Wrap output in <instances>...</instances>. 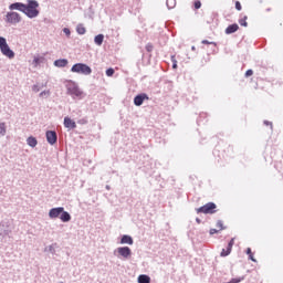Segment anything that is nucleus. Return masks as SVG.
<instances>
[{"label":"nucleus","instance_id":"obj_6","mask_svg":"<svg viewBox=\"0 0 283 283\" xmlns=\"http://www.w3.org/2000/svg\"><path fill=\"white\" fill-rule=\"evenodd\" d=\"M197 212L205 213V214H213L217 212V205L213 202H209V203L198 208Z\"/></svg>","mask_w":283,"mask_h":283},{"label":"nucleus","instance_id":"obj_36","mask_svg":"<svg viewBox=\"0 0 283 283\" xmlns=\"http://www.w3.org/2000/svg\"><path fill=\"white\" fill-rule=\"evenodd\" d=\"M63 32H64L67 36L71 35V30L67 29V28H64V29H63Z\"/></svg>","mask_w":283,"mask_h":283},{"label":"nucleus","instance_id":"obj_4","mask_svg":"<svg viewBox=\"0 0 283 283\" xmlns=\"http://www.w3.org/2000/svg\"><path fill=\"white\" fill-rule=\"evenodd\" d=\"M4 21L8 24L15 25V24H19L22 21V17L18 12L11 11V12H7Z\"/></svg>","mask_w":283,"mask_h":283},{"label":"nucleus","instance_id":"obj_7","mask_svg":"<svg viewBox=\"0 0 283 283\" xmlns=\"http://www.w3.org/2000/svg\"><path fill=\"white\" fill-rule=\"evenodd\" d=\"M118 255L123 256L124 259H128L132 256L133 252L129 247H120L116 249Z\"/></svg>","mask_w":283,"mask_h":283},{"label":"nucleus","instance_id":"obj_9","mask_svg":"<svg viewBox=\"0 0 283 283\" xmlns=\"http://www.w3.org/2000/svg\"><path fill=\"white\" fill-rule=\"evenodd\" d=\"M45 136H46V140L50 145H54L57 143V134L56 132H53V130H49L45 133Z\"/></svg>","mask_w":283,"mask_h":283},{"label":"nucleus","instance_id":"obj_24","mask_svg":"<svg viewBox=\"0 0 283 283\" xmlns=\"http://www.w3.org/2000/svg\"><path fill=\"white\" fill-rule=\"evenodd\" d=\"M248 19H249L248 15L243 17L242 19H240V20H239L240 25H241V27H248V25H249Z\"/></svg>","mask_w":283,"mask_h":283},{"label":"nucleus","instance_id":"obj_20","mask_svg":"<svg viewBox=\"0 0 283 283\" xmlns=\"http://www.w3.org/2000/svg\"><path fill=\"white\" fill-rule=\"evenodd\" d=\"M104 39H105V36H104L103 34H98V35H96V36L94 38V42H95V44H97V45H102L103 42H104Z\"/></svg>","mask_w":283,"mask_h":283},{"label":"nucleus","instance_id":"obj_16","mask_svg":"<svg viewBox=\"0 0 283 283\" xmlns=\"http://www.w3.org/2000/svg\"><path fill=\"white\" fill-rule=\"evenodd\" d=\"M150 282H151V279L149 275L140 274L138 276V283H150Z\"/></svg>","mask_w":283,"mask_h":283},{"label":"nucleus","instance_id":"obj_38","mask_svg":"<svg viewBox=\"0 0 283 283\" xmlns=\"http://www.w3.org/2000/svg\"><path fill=\"white\" fill-rule=\"evenodd\" d=\"M201 43H202V44H213L212 42H209V41H207V40L202 41Z\"/></svg>","mask_w":283,"mask_h":283},{"label":"nucleus","instance_id":"obj_26","mask_svg":"<svg viewBox=\"0 0 283 283\" xmlns=\"http://www.w3.org/2000/svg\"><path fill=\"white\" fill-rule=\"evenodd\" d=\"M247 254L249 255L250 260H252L253 262H256L255 258H253V252L251 248L247 249Z\"/></svg>","mask_w":283,"mask_h":283},{"label":"nucleus","instance_id":"obj_23","mask_svg":"<svg viewBox=\"0 0 283 283\" xmlns=\"http://www.w3.org/2000/svg\"><path fill=\"white\" fill-rule=\"evenodd\" d=\"M7 134L6 123H0V138Z\"/></svg>","mask_w":283,"mask_h":283},{"label":"nucleus","instance_id":"obj_27","mask_svg":"<svg viewBox=\"0 0 283 283\" xmlns=\"http://www.w3.org/2000/svg\"><path fill=\"white\" fill-rule=\"evenodd\" d=\"M44 86H46V84H44ZM43 85L40 86L39 84H35L32 86V91L35 93H39L41 91L42 87H44Z\"/></svg>","mask_w":283,"mask_h":283},{"label":"nucleus","instance_id":"obj_13","mask_svg":"<svg viewBox=\"0 0 283 283\" xmlns=\"http://www.w3.org/2000/svg\"><path fill=\"white\" fill-rule=\"evenodd\" d=\"M64 126L66 128H71V129H74L77 127L76 123L74 120H72L70 117L64 118Z\"/></svg>","mask_w":283,"mask_h":283},{"label":"nucleus","instance_id":"obj_25","mask_svg":"<svg viewBox=\"0 0 283 283\" xmlns=\"http://www.w3.org/2000/svg\"><path fill=\"white\" fill-rule=\"evenodd\" d=\"M166 4H167L168 9H174L177 4V1L176 0H167Z\"/></svg>","mask_w":283,"mask_h":283},{"label":"nucleus","instance_id":"obj_37","mask_svg":"<svg viewBox=\"0 0 283 283\" xmlns=\"http://www.w3.org/2000/svg\"><path fill=\"white\" fill-rule=\"evenodd\" d=\"M218 232H219V230H217V229H210V234H216Z\"/></svg>","mask_w":283,"mask_h":283},{"label":"nucleus","instance_id":"obj_3","mask_svg":"<svg viewBox=\"0 0 283 283\" xmlns=\"http://www.w3.org/2000/svg\"><path fill=\"white\" fill-rule=\"evenodd\" d=\"M71 71L73 73H80V74H84V75H91L92 74V69L86 65V64H83V63H77V64H74L71 69Z\"/></svg>","mask_w":283,"mask_h":283},{"label":"nucleus","instance_id":"obj_15","mask_svg":"<svg viewBox=\"0 0 283 283\" xmlns=\"http://www.w3.org/2000/svg\"><path fill=\"white\" fill-rule=\"evenodd\" d=\"M60 219L63 222H69V221H71L72 217L69 212L64 211V209H63V212H61V214H60Z\"/></svg>","mask_w":283,"mask_h":283},{"label":"nucleus","instance_id":"obj_21","mask_svg":"<svg viewBox=\"0 0 283 283\" xmlns=\"http://www.w3.org/2000/svg\"><path fill=\"white\" fill-rule=\"evenodd\" d=\"M27 144H28L29 146H31V147H36V145H38V139L31 136V137H29V138L27 139Z\"/></svg>","mask_w":283,"mask_h":283},{"label":"nucleus","instance_id":"obj_1","mask_svg":"<svg viewBox=\"0 0 283 283\" xmlns=\"http://www.w3.org/2000/svg\"><path fill=\"white\" fill-rule=\"evenodd\" d=\"M24 14L30 18V19H34L36 17H39L40 14V3L35 0H27V4H24Z\"/></svg>","mask_w":283,"mask_h":283},{"label":"nucleus","instance_id":"obj_22","mask_svg":"<svg viewBox=\"0 0 283 283\" xmlns=\"http://www.w3.org/2000/svg\"><path fill=\"white\" fill-rule=\"evenodd\" d=\"M76 32L80 34V35H83L86 33V28L83 25V24H78L76 27Z\"/></svg>","mask_w":283,"mask_h":283},{"label":"nucleus","instance_id":"obj_14","mask_svg":"<svg viewBox=\"0 0 283 283\" xmlns=\"http://www.w3.org/2000/svg\"><path fill=\"white\" fill-rule=\"evenodd\" d=\"M239 29H240L239 24H237V23L231 24L226 29V34H233V33L238 32Z\"/></svg>","mask_w":283,"mask_h":283},{"label":"nucleus","instance_id":"obj_32","mask_svg":"<svg viewBox=\"0 0 283 283\" xmlns=\"http://www.w3.org/2000/svg\"><path fill=\"white\" fill-rule=\"evenodd\" d=\"M146 51L147 52H153L154 51V45L151 43L146 44Z\"/></svg>","mask_w":283,"mask_h":283},{"label":"nucleus","instance_id":"obj_29","mask_svg":"<svg viewBox=\"0 0 283 283\" xmlns=\"http://www.w3.org/2000/svg\"><path fill=\"white\" fill-rule=\"evenodd\" d=\"M51 95V91H43L39 94L40 97H49Z\"/></svg>","mask_w":283,"mask_h":283},{"label":"nucleus","instance_id":"obj_31","mask_svg":"<svg viewBox=\"0 0 283 283\" xmlns=\"http://www.w3.org/2000/svg\"><path fill=\"white\" fill-rule=\"evenodd\" d=\"M114 74H115V70H114V69H107V70H106V75H107L108 77H112Z\"/></svg>","mask_w":283,"mask_h":283},{"label":"nucleus","instance_id":"obj_5","mask_svg":"<svg viewBox=\"0 0 283 283\" xmlns=\"http://www.w3.org/2000/svg\"><path fill=\"white\" fill-rule=\"evenodd\" d=\"M66 88H67V93L73 97L82 98L84 95V93L80 90V87L73 82H69V84L66 85Z\"/></svg>","mask_w":283,"mask_h":283},{"label":"nucleus","instance_id":"obj_18","mask_svg":"<svg viewBox=\"0 0 283 283\" xmlns=\"http://www.w3.org/2000/svg\"><path fill=\"white\" fill-rule=\"evenodd\" d=\"M120 243H122V244H125V243H127V244H134V240H133V238L129 237V235H123L122 239H120Z\"/></svg>","mask_w":283,"mask_h":283},{"label":"nucleus","instance_id":"obj_8","mask_svg":"<svg viewBox=\"0 0 283 283\" xmlns=\"http://www.w3.org/2000/svg\"><path fill=\"white\" fill-rule=\"evenodd\" d=\"M234 244H235V238H232L229 241L227 249H222V251L220 253V256H228V255H230Z\"/></svg>","mask_w":283,"mask_h":283},{"label":"nucleus","instance_id":"obj_39","mask_svg":"<svg viewBox=\"0 0 283 283\" xmlns=\"http://www.w3.org/2000/svg\"><path fill=\"white\" fill-rule=\"evenodd\" d=\"M266 125H270L271 128H273V124L269 123V122H265Z\"/></svg>","mask_w":283,"mask_h":283},{"label":"nucleus","instance_id":"obj_12","mask_svg":"<svg viewBox=\"0 0 283 283\" xmlns=\"http://www.w3.org/2000/svg\"><path fill=\"white\" fill-rule=\"evenodd\" d=\"M24 8H25V4L21 3V2H15V3H12L9 6V10H11V11L18 10L23 13H24Z\"/></svg>","mask_w":283,"mask_h":283},{"label":"nucleus","instance_id":"obj_17","mask_svg":"<svg viewBox=\"0 0 283 283\" xmlns=\"http://www.w3.org/2000/svg\"><path fill=\"white\" fill-rule=\"evenodd\" d=\"M45 57L43 56H34L33 57V65L34 67H38L41 63H44Z\"/></svg>","mask_w":283,"mask_h":283},{"label":"nucleus","instance_id":"obj_2","mask_svg":"<svg viewBox=\"0 0 283 283\" xmlns=\"http://www.w3.org/2000/svg\"><path fill=\"white\" fill-rule=\"evenodd\" d=\"M0 51L4 56L9 59H14L15 56V53L10 49L7 42V39L2 36H0Z\"/></svg>","mask_w":283,"mask_h":283},{"label":"nucleus","instance_id":"obj_28","mask_svg":"<svg viewBox=\"0 0 283 283\" xmlns=\"http://www.w3.org/2000/svg\"><path fill=\"white\" fill-rule=\"evenodd\" d=\"M216 226L219 228L220 231L227 229L222 220L217 221Z\"/></svg>","mask_w":283,"mask_h":283},{"label":"nucleus","instance_id":"obj_10","mask_svg":"<svg viewBox=\"0 0 283 283\" xmlns=\"http://www.w3.org/2000/svg\"><path fill=\"white\" fill-rule=\"evenodd\" d=\"M64 208L63 207H59V208H53L49 211V217L51 219H55L61 217V213L63 212Z\"/></svg>","mask_w":283,"mask_h":283},{"label":"nucleus","instance_id":"obj_34","mask_svg":"<svg viewBox=\"0 0 283 283\" xmlns=\"http://www.w3.org/2000/svg\"><path fill=\"white\" fill-rule=\"evenodd\" d=\"M202 7L201 1H196L195 2V9H200Z\"/></svg>","mask_w":283,"mask_h":283},{"label":"nucleus","instance_id":"obj_11","mask_svg":"<svg viewBox=\"0 0 283 283\" xmlns=\"http://www.w3.org/2000/svg\"><path fill=\"white\" fill-rule=\"evenodd\" d=\"M145 99H149L147 94H139L134 98V104L136 106H142L145 102Z\"/></svg>","mask_w":283,"mask_h":283},{"label":"nucleus","instance_id":"obj_19","mask_svg":"<svg viewBox=\"0 0 283 283\" xmlns=\"http://www.w3.org/2000/svg\"><path fill=\"white\" fill-rule=\"evenodd\" d=\"M69 64V61L65 59L54 61V65L57 67H65Z\"/></svg>","mask_w":283,"mask_h":283},{"label":"nucleus","instance_id":"obj_35","mask_svg":"<svg viewBox=\"0 0 283 283\" xmlns=\"http://www.w3.org/2000/svg\"><path fill=\"white\" fill-rule=\"evenodd\" d=\"M250 76H253V70H248L245 72V77H250Z\"/></svg>","mask_w":283,"mask_h":283},{"label":"nucleus","instance_id":"obj_30","mask_svg":"<svg viewBox=\"0 0 283 283\" xmlns=\"http://www.w3.org/2000/svg\"><path fill=\"white\" fill-rule=\"evenodd\" d=\"M171 61H172V69L177 70L178 69V61L176 60V56H171Z\"/></svg>","mask_w":283,"mask_h":283},{"label":"nucleus","instance_id":"obj_33","mask_svg":"<svg viewBox=\"0 0 283 283\" xmlns=\"http://www.w3.org/2000/svg\"><path fill=\"white\" fill-rule=\"evenodd\" d=\"M235 9H237L238 11H242V4H241L240 1H237V2H235Z\"/></svg>","mask_w":283,"mask_h":283}]
</instances>
